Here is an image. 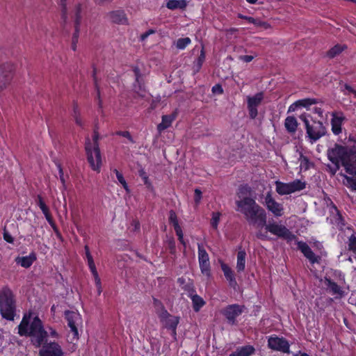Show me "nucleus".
Here are the masks:
<instances>
[{
    "label": "nucleus",
    "instance_id": "f257e3e1",
    "mask_svg": "<svg viewBox=\"0 0 356 356\" xmlns=\"http://www.w3.org/2000/svg\"><path fill=\"white\" fill-rule=\"evenodd\" d=\"M327 155L328 159L333 164V166L328 165L332 175L337 172L341 165L348 174L355 176L350 177L341 174V176L343 177V184L356 191V149L348 148L335 144L327 149Z\"/></svg>",
    "mask_w": 356,
    "mask_h": 356
},
{
    "label": "nucleus",
    "instance_id": "7ed1b4c3",
    "mask_svg": "<svg viewBox=\"0 0 356 356\" xmlns=\"http://www.w3.org/2000/svg\"><path fill=\"white\" fill-rule=\"evenodd\" d=\"M31 316L25 315L18 326L20 336H29L31 342L36 347H40L47 337V331L44 330L40 319L35 316L30 321Z\"/></svg>",
    "mask_w": 356,
    "mask_h": 356
},
{
    "label": "nucleus",
    "instance_id": "c9c22d12",
    "mask_svg": "<svg viewBox=\"0 0 356 356\" xmlns=\"http://www.w3.org/2000/svg\"><path fill=\"white\" fill-rule=\"evenodd\" d=\"M250 193V188L247 186H241L239 187L237 196L238 200H241L244 197H250L248 195Z\"/></svg>",
    "mask_w": 356,
    "mask_h": 356
},
{
    "label": "nucleus",
    "instance_id": "f03ea898",
    "mask_svg": "<svg viewBox=\"0 0 356 356\" xmlns=\"http://www.w3.org/2000/svg\"><path fill=\"white\" fill-rule=\"evenodd\" d=\"M236 211L241 213L248 222L254 229L259 223L264 224L266 218L265 210L252 197H244L236 201Z\"/></svg>",
    "mask_w": 356,
    "mask_h": 356
},
{
    "label": "nucleus",
    "instance_id": "052dcab7",
    "mask_svg": "<svg viewBox=\"0 0 356 356\" xmlns=\"http://www.w3.org/2000/svg\"><path fill=\"white\" fill-rule=\"evenodd\" d=\"M313 112L316 113L319 117L322 118L323 114V110L321 108L314 107Z\"/></svg>",
    "mask_w": 356,
    "mask_h": 356
},
{
    "label": "nucleus",
    "instance_id": "680f3d73",
    "mask_svg": "<svg viewBox=\"0 0 356 356\" xmlns=\"http://www.w3.org/2000/svg\"><path fill=\"white\" fill-rule=\"evenodd\" d=\"M49 335L51 337H54V338H58V332L54 329H53L52 327H49Z\"/></svg>",
    "mask_w": 356,
    "mask_h": 356
},
{
    "label": "nucleus",
    "instance_id": "bb28decb",
    "mask_svg": "<svg viewBox=\"0 0 356 356\" xmlns=\"http://www.w3.org/2000/svg\"><path fill=\"white\" fill-rule=\"evenodd\" d=\"M254 348L252 346L248 345L238 348L229 356H250L254 353Z\"/></svg>",
    "mask_w": 356,
    "mask_h": 356
},
{
    "label": "nucleus",
    "instance_id": "f704fd0d",
    "mask_svg": "<svg viewBox=\"0 0 356 356\" xmlns=\"http://www.w3.org/2000/svg\"><path fill=\"white\" fill-rule=\"evenodd\" d=\"M15 261L17 264L21 265L22 267L29 268L33 264V259L30 257H17Z\"/></svg>",
    "mask_w": 356,
    "mask_h": 356
},
{
    "label": "nucleus",
    "instance_id": "4c0bfd02",
    "mask_svg": "<svg viewBox=\"0 0 356 356\" xmlns=\"http://www.w3.org/2000/svg\"><path fill=\"white\" fill-rule=\"evenodd\" d=\"M72 115L75 120L76 124L79 126H83V123L80 117V111L76 104L74 105Z\"/></svg>",
    "mask_w": 356,
    "mask_h": 356
},
{
    "label": "nucleus",
    "instance_id": "393cba45",
    "mask_svg": "<svg viewBox=\"0 0 356 356\" xmlns=\"http://www.w3.org/2000/svg\"><path fill=\"white\" fill-rule=\"evenodd\" d=\"M15 71V65L10 62H6L0 65V74L9 76L10 79L13 78Z\"/></svg>",
    "mask_w": 356,
    "mask_h": 356
},
{
    "label": "nucleus",
    "instance_id": "9d476101",
    "mask_svg": "<svg viewBox=\"0 0 356 356\" xmlns=\"http://www.w3.org/2000/svg\"><path fill=\"white\" fill-rule=\"evenodd\" d=\"M275 186L276 192L280 195H284L303 190L306 186V184L300 179H296L289 183L276 181Z\"/></svg>",
    "mask_w": 356,
    "mask_h": 356
},
{
    "label": "nucleus",
    "instance_id": "49530a36",
    "mask_svg": "<svg viewBox=\"0 0 356 356\" xmlns=\"http://www.w3.org/2000/svg\"><path fill=\"white\" fill-rule=\"evenodd\" d=\"M139 175L143 180L144 184L146 185L147 188H150L152 187V184L149 181L147 173L143 170H141L139 171Z\"/></svg>",
    "mask_w": 356,
    "mask_h": 356
},
{
    "label": "nucleus",
    "instance_id": "a18cd8bd",
    "mask_svg": "<svg viewBox=\"0 0 356 356\" xmlns=\"http://www.w3.org/2000/svg\"><path fill=\"white\" fill-rule=\"evenodd\" d=\"M168 248L170 250L171 254H174L176 252V245L174 238H169L166 241Z\"/></svg>",
    "mask_w": 356,
    "mask_h": 356
},
{
    "label": "nucleus",
    "instance_id": "6e6d98bb",
    "mask_svg": "<svg viewBox=\"0 0 356 356\" xmlns=\"http://www.w3.org/2000/svg\"><path fill=\"white\" fill-rule=\"evenodd\" d=\"M3 239L10 243L13 242V238L6 230L3 232Z\"/></svg>",
    "mask_w": 356,
    "mask_h": 356
},
{
    "label": "nucleus",
    "instance_id": "13d9d810",
    "mask_svg": "<svg viewBox=\"0 0 356 356\" xmlns=\"http://www.w3.org/2000/svg\"><path fill=\"white\" fill-rule=\"evenodd\" d=\"M254 58V56H250V55H245V56H239V59L241 60H243L245 63H250V61L252 60V59Z\"/></svg>",
    "mask_w": 356,
    "mask_h": 356
},
{
    "label": "nucleus",
    "instance_id": "f8f14e48",
    "mask_svg": "<svg viewBox=\"0 0 356 356\" xmlns=\"http://www.w3.org/2000/svg\"><path fill=\"white\" fill-rule=\"evenodd\" d=\"M264 205L267 209L271 212L274 216L280 217L284 214V207L282 204L277 202L271 195L270 193H268L264 198Z\"/></svg>",
    "mask_w": 356,
    "mask_h": 356
},
{
    "label": "nucleus",
    "instance_id": "473e14b6",
    "mask_svg": "<svg viewBox=\"0 0 356 356\" xmlns=\"http://www.w3.org/2000/svg\"><path fill=\"white\" fill-rule=\"evenodd\" d=\"M318 103V100L317 99H303L297 101L293 105L296 106H302V107H308L313 104H316Z\"/></svg>",
    "mask_w": 356,
    "mask_h": 356
},
{
    "label": "nucleus",
    "instance_id": "603ef678",
    "mask_svg": "<svg viewBox=\"0 0 356 356\" xmlns=\"http://www.w3.org/2000/svg\"><path fill=\"white\" fill-rule=\"evenodd\" d=\"M57 166H58V171H59L60 180L61 183L63 184V187H65V177H64V174H63V169H62V168H61L60 164H58Z\"/></svg>",
    "mask_w": 356,
    "mask_h": 356
},
{
    "label": "nucleus",
    "instance_id": "412c9836",
    "mask_svg": "<svg viewBox=\"0 0 356 356\" xmlns=\"http://www.w3.org/2000/svg\"><path fill=\"white\" fill-rule=\"evenodd\" d=\"M323 285L326 287L327 291L336 297H342L343 296V291L336 282H333L330 278L325 277L322 280Z\"/></svg>",
    "mask_w": 356,
    "mask_h": 356
},
{
    "label": "nucleus",
    "instance_id": "cd10ccee",
    "mask_svg": "<svg viewBox=\"0 0 356 356\" xmlns=\"http://www.w3.org/2000/svg\"><path fill=\"white\" fill-rule=\"evenodd\" d=\"M298 125V121L293 116H288L284 120V127L290 134L296 133Z\"/></svg>",
    "mask_w": 356,
    "mask_h": 356
},
{
    "label": "nucleus",
    "instance_id": "0eeeda50",
    "mask_svg": "<svg viewBox=\"0 0 356 356\" xmlns=\"http://www.w3.org/2000/svg\"><path fill=\"white\" fill-rule=\"evenodd\" d=\"M15 305L13 294L8 287L0 290V312L2 316L8 320H13Z\"/></svg>",
    "mask_w": 356,
    "mask_h": 356
},
{
    "label": "nucleus",
    "instance_id": "c85d7f7f",
    "mask_svg": "<svg viewBox=\"0 0 356 356\" xmlns=\"http://www.w3.org/2000/svg\"><path fill=\"white\" fill-rule=\"evenodd\" d=\"M328 207H330V211L332 214V220L335 222V223L339 225H343L344 222L343 218L337 207L332 202H331Z\"/></svg>",
    "mask_w": 356,
    "mask_h": 356
},
{
    "label": "nucleus",
    "instance_id": "423d86ee",
    "mask_svg": "<svg viewBox=\"0 0 356 356\" xmlns=\"http://www.w3.org/2000/svg\"><path fill=\"white\" fill-rule=\"evenodd\" d=\"M300 119L305 124L306 133L311 143L316 142L325 134L326 130L323 123L319 120H313L310 115L303 113L300 115Z\"/></svg>",
    "mask_w": 356,
    "mask_h": 356
},
{
    "label": "nucleus",
    "instance_id": "a19ab883",
    "mask_svg": "<svg viewBox=\"0 0 356 356\" xmlns=\"http://www.w3.org/2000/svg\"><path fill=\"white\" fill-rule=\"evenodd\" d=\"M60 5L61 6L62 18L64 22H66L69 12V9L66 3V0H60Z\"/></svg>",
    "mask_w": 356,
    "mask_h": 356
},
{
    "label": "nucleus",
    "instance_id": "ddd939ff",
    "mask_svg": "<svg viewBox=\"0 0 356 356\" xmlns=\"http://www.w3.org/2000/svg\"><path fill=\"white\" fill-rule=\"evenodd\" d=\"M268 347L273 350L284 353H289V343L288 341L283 337L271 336L268 340Z\"/></svg>",
    "mask_w": 356,
    "mask_h": 356
},
{
    "label": "nucleus",
    "instance_id": "69168bd1",
    "mask_svg": "<svg viewBox=\"0 0 356 356\" xmlns=\"http://www.w3.org/2000/svg\"><path fill=\"white\" fill-rule=\"evenodd\" d=\"M307 163H308V160H307L306 158H305V157H304V158L301 160L300 165H301V166H304V165H305V169H307V168H308Z\"/></svg>",
    "mask_w": 356,
    "mask_h": 356
},
{
    "label": "nucleus",
    "instance_id": "20e7f679",
    "mask_svg": "<svg viewBox=\"0 0 356 356\" xmlns=\"http://www.w3.org/2000/svg\"><path fill=\"white\" fill-rule=\"evenodd\" d=\"M265 219L264 224L259 223L256 228L255 236L261 240H268L270 238L268 232L286 240L291 241L295 236L284 225L277 224L275 222L266 223Z\"/></svg>",
    "mask_w": 356,
    "mask_h": 356
},
{
    "label": "nucleus",
    "instance_id": "dca6fc26",
    "mask_svg": "<svg viewBox=\"0 0 356 356\" xmlns=\"http://www.w3.org/2000/svg\"><path fill=\"white\" fill-rule=\"evenodd\" d=\"M264 99L263 92H258L253 96L247 97L248 108L249 111L250 117L254 119L257 114V107L260 105Z\"/></svg>",
    "mask_w": 356,
    "mask_h": 356
},
{
    "label": "nucleus",
    "instance_id": "864d4df0",
    "mask_svg": "<svg viewBox=\"0 0 356 356\" xmlns=\"http://www.w3.org/2000/svg\"><path fill=\"white\" fill-rule=\"evenodd\" d=\"M113 172L115 174L116 177L120 184L124 182L125 179L122 175L117 169L113 170Z\"/></svg>",
    "mask_w": 356,
    "mask_h": 356
},
{
    "label": "nucleus",
    "instance_id": "79ce46f5",
    "mask_svg": "<svg viewBox=\"0 0 356 356\" xmlns=\"http://www.w3.org/2000/svg\"><path fill=\"white\" fill-rule=\"evenodd\" d=\"M341 91L345 95H348L349 94H353L354 97L356 98V90H355L352 86L348 84H343L341 88Z\"/></svg>",
    "mask_w": 356,
    "mask_h": 356
},
{
    "label": "nucleus",
    "instance_id": "5701e85b",
    "mask_svg": "<svg viewBox=\"0 0 356 356\" xmlns=\"http://www.w3.org/2000/svg\"><path fill=\"white\" fill-rule=\"evenodd\" d=\"M176 118V113H172L171 115H165L162 116V121L157 126V129L159 133H161L163 131L170 127L172 123V122Z\"/></svg>",
    "mask_w": 356,
    "mask_h": 356
},
{
    "label": "nucleus",
    "instance_id": "4468645a",
    "mask_svg": "<svg viewBox=\"0 0 356 356\" xmlns=\"http://www.w3.org/2000/svg\"><path fill=\"white\" fill-rule=\"evenodd\" d=\"M81 5L80 4H76L74 7L73 8V10L71 12L72 17L74 19V27H75V32L72 37V49L74 51H76V43L78 42V38H79V25L81 23Z\"/></svg>",
    "mask_w": 356,
    "mask_h": 356
},
{
    "label": "nucleus",
    "instance_id": "b1692460",
    "mask_svg": "<svg viewBox=\"0 0 356 356\" xmlns=\"http://www.w3.org/2000/svg\"><path fill=\"white\" fill-rule=\"evenodd\" d=\"M221 268L223 271L224 275L227 280L229 282V285L235 288L237 285L233 270L225 264H221Z\"/></svg>",
    "mask_w": 356,
    "mask_h": 356
},
{
    "label": "nucleus",
    "instance_id": "f3484780",
    "mask_svg": "<svg viewBox=\"0 0 356 356\" xmlns=\"http://www.w3.org/2000/svg\"><path fill=\"white\" fill-rule=\"evenodd\" d=\"M85 253H86V257L88 261V265L89 266V268L94 277L95 285L97 289V293L98 295H100L102 289V284H101V280L100 277L98 275L95 262L93 261L92 257L90 252V250L88 245L85 246Z\"/></svg>",
    "mask_w": 356,
    "mask_h": 356
},
{
    "label": "nucleus",
    "instance_id": "bf43d9fd",
    "mask_svg": "<svg viewBox=\"0 0 356 356\" xmlns=\"http://www.w3.org/2000/svg\"><path fill=\"white\" fill-rule=\"evenodd\" d=\"M175 230L176 234L178 236V240L182 241L184 239V234L181 227H177Z\"/></svg>",
    "mask_w": 356,
    "mask_h": 356
},
{
    "label": "nucleus",
    "instance_id": "aec40b11",
    "mask_svg": "<svg viewBox=\"0 0 356 356\" xmlns=\"http://www.w3.org/2000/svg\"><path fill=\"white\" fill-rule=\"evenodd\" d=\"M332 131L334 135H339L342 131V124L346 119L345 116L341 112H333L332 113Z\"/></svg>",
    "mask_w": 356,
    "mask_h": 356
},
{
    "label": "nucleus",
    "instance_id": "2f4dec72",
    "mask_svg": "<svg viewBox=\"0 0 356 356\" xmlns=\"http://www.w3.org/2000/svg\"><path fill=\"white\" fill-rule=\"evenodd\" d=\"M187 6L186 0H168L166 6L168 9L175 10L177 8L183 9Z\"/></svg>",
    "mask_w": 356,
    "mask_h": 356
},
{
    "label": "nucleus",
    "instance_id": "5fc2aeb1",
    "mask_svg": "<svg viewBox=\"0 0 356 356\" xmlns=\"http://www.w3.org/2000/svg\"><path fill=\"white\" fill-rule=\"evenodd\" d=\"M202 192L200 189L196 188L195 190V202L197 204L201 200Z\"/></svg>",
    "mask_w": 356,
    "mask_h": 356
},
{
    "label": "nucleus",
    "instance_id": "c756f323",
    "mask_svg": "<svg viewBox=\"0 0 356 356\" xmlns=\"http://www.w3.org/2000/svg\"><path fill=\"white\" fill-rule=\"evenodd\" d=\"M245 256L246 253L245 250H241L237 254V263L236 270L238 272H242L245 270Z\"/></svg>",
    "mask_w": 356,
    "mask_h": 356
},
{
    "label": "nucleus",
    "instance_id": "58836bf2",
    "mask_svg": "<svg viewBox=\"0 0 356 356\" xmlns=\"http://www.w3.org/2000/svg\"><path fill=\"white\" fill-rule=\"evenodd\" d=\"M189 38H179L177 40L176 47L179 49H184L191 43Z\"/></svg>",
    "mask_w": 356,
    "mask_h": 356
},
{
    "label": "nucleus",
    "instance_id": "6ab92c4d",
    "mask_svg": "<svg viewBox=\"0 0 356 356\" xmlns=\"http://www.w3.org/2000/svg\"><path fill=\"white\" fill-rule=\"evenodd\" d=\"M297 246L298 249L301 251L311 264H318L320 262L321 257L316 255L307 243L303 241H298Z\"/></svg>",
    "mask_w": 356,
    "mask_h": 356
},
{
    "label": "nucleus",
    "instance_id": "e2e57ef3",
    "mask_svg": "<svg viewBox=\"0 0 356 356\" xmlns=\"http://www.w3.org/2000/svg\"><path fill=\"white\" fill-rule=\"evenodd\" d=\"M312 247L318 250L323 249V245L318 241L313 243V244H312Z\"/></svg>",
    "mask_w": 356,
    "mask_h": 356
},
{
    "label": "nucleus",
    "instance_id": "e433bc0d",
    "mask_svg": "<svg viewBox=\"0 0 356 356\" xmlns=\"http://www.w3.org/2000/svg\"><path fill=\"white\" fill-rule=\"evenodd\" d=\"M348 250L352 251L355 254L356 259V235L353 234L349 238L348 241Z\"/></svg>",
    "mask_w": 356,
    "mask_h": 356
},
{
    "label": "nucleus",
    "instance_id": "1a4fd4ad",
    "mask_svg": "<svg viewBox=\"0 0 356 356\" xmlns=\"http://www.w3.org/2000/svg\"><path fill=\"white\" fill-rule=\"evenodd\" d=\"M65 318L67 323V326L70 328V332L68 338L71 342L79 339L78 327L82 323V318L80 314L74 311H66Z\"/></svg>",
    "mask_w": 356,
    "mask_h": 356
},
{
    "label": "nucleus",
    "instance_id": "a878e982",
    "mask_svg": "<svg viewBox=\"0 0 356 356\" xmlns=\"http://www.w3.org/2000/svg\"><path fill=\"white\" fill-rule=\"evenodd\" d=\"M238 17L241 19L247 20L249 23L253 24L257 27H261L264 29H268L270 28V25L266 22L261 21L258 18H253L251 17L245 16L242 14H238Z\"/></svg>",
    "mask_w": 356,
    "mask_h": 356
},
{
    "label": "nucleus",
    "instance_id": "6e6552de",
    "mask_svg": "<svg viewBox=\"0 0 356 356\" xmlns=\"http://www.w3.org/2000/svg\"><path fill=\"white\" fill-rule=\"evenodd\" d=\"M154 304L157 307V314L161 322L165 327L172 330V335L175 338L176 328L179 322V317L170 315L159 301L154 300Z\"/></svg>",
    "mask_w": 356,
    "mask_h": 356
},
{
    "label": "nucleus",
    "instance_id": "39448f33",
    "mask_svg": "<svg viewBox=\"0 0 356 356\" xmlns=\"http://www.w3.org/2000/svg\"><path fill=\"white\" fill-rule=\"evenodd\" d=\"M99 134L94 132L92 140L87 138L85 149L87 154L88 161L93 170L99 171L102 165L101 154L99 147Z\"/></svg>",
    "mask_w": 356,
    "mask_h": 356
},
{
    "label": "nucleus",
    "instance_id": "37998d69",
    "mask_svg": "<svg viewBox=\"0 0 356 356\" xmlns=\"http://www.w3.org/2000/svg\"><path fill=\"white\" fill-rule=\"evenodd\" d=\"M169 220L170 222L172 224L175 229H176L177 227H181L178 223L177 215L175 211H170Z\"/></svg>",
    "mask_w": 356,
    "mask_h": 356
},
{
    "label": "nucleus",
    "instance_id": "3c124183",
    "mask_svg": "<svg viewBox=\"0 0 356 356\" xmlns=\"http://www.w3.org/2000/svg\"><path fill=\"white\" fill-rule=\"evenodd\" d=\"M116 134L117 135H119V136H123L124 138H127L129 140H130L131 143H134V140H133V138L130 134V133L129 131H118L116 132Z\"/></svg>",
    "mask_w": 356,
    "mask_h": 356
},
{
    "label": "nucleus",
    "instance_id": "72a5a7b5",
    "mask_svg": "<svg viewBox=\"0 0 356 356\" xmlns=\"http://www.w3.org/2000/svg\"><path fill=\"white\" fill-rule=\"evenodd\" d=\"M193 309L195 311L197 312L204 305V300L197 295H193L191 297Z\"/></svg>",
    "mask_w": 356,
    "mask_h": 356
},
{
    "label": "nucleus",
    "instance_id": "9b49d317",
    "mask_svg": "<svg viewBox=\"0 0 356 356\" xmlns=\"http://www.w3.org/2000/svg\"><path fill=\"white\" fill-rule=\"evenodd\" d=\"M197 248L198 261L201 273L207 277H209L211 275V267L209 254L201 244L198 243Z\"/></svg>",
    "mask_w": 356,
    "mask_h": 356
},
{
    "label": "nucleus",
    "instance_id": "8fccbe9b",
    "mask_svg": "<svg viewBox=\"0 0 356 356\" xmlns=\"http://www.w3.org/2000/svg\"><path fill=\"white\" fill-rule=\"evenodd\" d=\"M38 204L40 209L42 210V213L46 212L47 211H49V208L45 204V203L43 202V200L40 196H38Z\"/></svg>",
    "mask_w": 356,
    "mask_h": 356
},
{
    "label": "nucleus",
    "instance_id": "774afa93",
    "mask_svg": "<svg viewBox=\"0 0 356 356\" xmlns=\"http://www.w3.org/2000/svg\"><path fill=\"white\" fill-rule=\"evenodd\" d=\"M134 227H135V230L138 229H139V227H140V224H139V222H138L135 221V222H134Z\"/></svg>",
    "mask_w": 356,
    "mask_h": 356
},
{
    "label": "nucleus",
    "instance_id": "ea45409f",
    "mask_svg": "<svg viewBox=\"0 0 356 356\" xmlns=\"http://www.w3.org/2000/svg\"><path fill=\"white\" fill-rule=\"evenodd\" d=\"M12 79L9 76H3L0 74V91L6 89L11 83Z\"/></svg>",
    "mask_w": 356,
    "mask_h": 356
},
{
    "label": "nucleus",
    "instance_id": "7c9ffc66",
    "mask_svg": "<svg viewBox=\"0 0 356 356\" xmlns=\"http://www.w3.org/2000/svg\"><path fill=\"white\" fill-rule=\"evenodd\" d=\"M346 49H347L346 45L337 44L334 45L332 48H331L327 52V56L329 57L330 58H333L339 56L341 53H342Z\"/></svg>",
    "mask_w": 356,
    "mask_h": 356
},
{
    "label": "nucleus",
    "instance_id": "09e8293b",
    "mask_svg": "<svg viewBox=\"0 0 356 356\" xmlns=\"http://www.w3.org/2000/svg\"><path fill=\"white\" fill-rule=\"evenodd\" d=\"M43 214L44 215L47 222L50 224V225L52 227L54 231H57V228L52 220V218L51 216V214L49 213V210L47 211L46 212H44Z\"/></svg>",
    "mask_w": 356,
    "mask_h": 356
},
{
    "label": "nucleus",
    "instance_id": "4d7b16f0",
    "mask_svg": "<svg viewBox=\"0 0 356 356\" xmlns=\"http://www.w3.org/2000/svg\"><path fill=\"white\" fill-rule=\"evenodd\" d=\"M212 92L215 94H222L223 92V90H222V88L221 87L220 85H215L213 88H212Z\"/></svg>",
    "mask_w": 356,
    "mask_h": 356
},
{
    "label": "nucleus",
    "instance_id": "338daca9",
    "mask_svg": "<svg viewBox=\"0 0 356 356\" xmlns=\"http://www.w3.org/2000/svg\"><path fill=\"white\" fill-rule=\"evenodd\" d=\"M120 184H122V186H123V188H124V190L126 191V192L127 193H129L130 192V189H129L126 181H124V182L121 183Z\"/></svg>",
    "mask_w": 356,
    "mask_h": 356
},
{
    "label": "nucleus",
    "instance_id": "0e129e2a",
    "mask_svg": "<svg viewBox=\"0 0 356 356\" xmlns=\"http://www.w3.org/2000/svg\"><path fill=\"white\" fill-rule=\"evenodd\" d=\"M154 33L153 30H149L141 35L140 38L142 40H145L150 34Z\"/></svg>",
    "mask_w": 356,
    "mask_h": 356
},
{
    "label": "nucleus",
    "instance_id": "c03bdc74",
    "mask_svg": "<svg viewBox=\"0 0 356 356\" xmlns=\"http://www.w3.org/2000/svg\"><path fill=\"white\" fill-rule=\"evenodd\" d=\"M220 213H218V212L213 213L212 218L211 220V225L213 229H217L218 222L220 221Z\"/></svg>",
    "mask_w": 356,
    "mask_h": 356
},
{
    "label": "nucleus",
    "instance_id": "2eb2a0df",
    "mask_svg": "<svg viewBox=\"0 0 356 356\" xmlns=\"http://www.w3.org/2000/svg\"><path fill=\"white\" fill-rule=\"evenodd\" d=\"M40 356H64L61 346L56 342H49L44 344L39 352Z\"/></svg>",
    "mask_w": 356,
    "mask_h": 356
},
{
    "label": "nucleus",
    "instance_id": "a211bd4d",
    "mask_svg": "<svg viewBox=\"0 0 356 356\" xmlns=\"http://www.w3.org/2000/svg\"><path fill=\"white\" fill-rule=\"evenodd\" d=\"M243 309V306L236 304L231 305L222 310V314L229 323L234 324L236 318L242 314Z\"/></svg>",
    "mask_w": 356,
    "mask_h": 356
},
{
    "label": "nucleus",
    "instance_id": "de8ad7c7",
    "mask_svg": "<svg viewBox=\"0 0 356 356\" xmlns=\"http://www.w3.org/2000/svg\"><path fill=\"white\" fill-rule=\"evenodd\" d=\"M204 59H205L204 51L203 49H202L201 54H200V56L198 57L197 63H196V67H197L196 71L197 72L199 71V70L201 68Z\"/></svg>",
    "mask_w": 356,
    "mask_h": 356
},
{
    "label": "nucleus",
    "instance_id": "4be33fe9",
    "mask_svg": "<svg viewBox=\"0 0 356 356\" xmlns=\"http://www.w3.org/2000/svg\"><path fill=\"white\" fill-rule=\"evenodd\" d=\"M108 15L109 19L114 23L120 24H127L128 23L126 14L122 10L110 12Z\"/></svg>",
    "mask_w": 356,
    "mask_h": 356
}]
</instances>
